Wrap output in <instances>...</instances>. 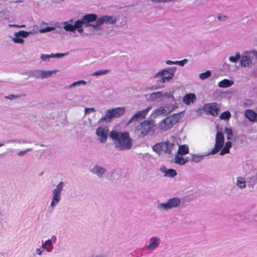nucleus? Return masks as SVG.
Masks as SVG:
<instances>
[{
  "instance_id": "79ce46f5",
  "label": "nucleus",
  "mask_w": 257,
  "mask_h": 257,
  "mask_svg": "<svg viewBox=\"0 0 257 257\" xmlns=\"http://www.w3.org/2000/svg\"><path fill=\"white\" fill-rule=\"evenodd\" d=\"M188 62L186 59H184L181 61H176L175 64L178 65L180 66H183Z\"/></svg>"
},
{
  "instance_id": "393cba45",
  "label": "nucleus",
  "mask_w": 257,
  "mask_h": 257,
  "mask_svg": "<svg viewBox=\"0 0 257 257\" xmlns=\"http://www.w3.org/2000/svg\"><path fill=\"white\" fill-rule=\"evenodd\" d=\"M240 64L242 66L245 67H251L252 66L251 59L246 54H245V52L241 58Z\"/></svg>"
},
{
  "instance_id": "a19ab883",
  "label": "nucleus",
  "mask_w": 257,
  "mask_h": 257,
  "mask_svg": "<svg viewBox=\"0 0 257 257\" xmlns=\"http://www.w3.org/2000/svg\"><path fill=\"white\" fill-rule=\"evenodd\" d=\"M55 29L54 27H48L44 29H41L39 30V32L40 33H45L47 32H49L52 31H53Z\"/></svg>"
},
{
  "instance_id": "4be33fe9",
  "label": "nucleus",
  "mask_w": 257,
  "mask_h": 257,
  "mask_svg": "<svg viewBox=\"0 0 257 257\" xmlns=\"http://www.w3.org/2000/svg\"><path fill=\"white\" fill-rule=\"evenodd\" d=\"M160 170L162 173L164 174V176L167 177L173 178L177 174L174 169H167L164 166L161 167Z\"/></svg>"
},
{
  "instance_id": "9d476101",
  "label": "nucleus",
  "mask_w": 257,
  "mask_h": 257,
  "mask_svg": "<svg viewBox=\"0 0 257 257\" xmlns=\"http://www.w3.org/2000/svg\"><path fill=\"white\" fill-rule=\"evenodd\" d=\"M181 204V199L178 197H173L166 202L159 203L157 209L160 211H168L173 208L178 207Z\"/></svg>"
},
{
  "instance_id": "6ab92c4d",
  "label": "nucleus",
  "mask_w": 257,
  "mask_h": 257,
  "mask_svg": "<svg viewBox=\"0 0 257 257\" xmlns=\"http://www.w3.org/2000/svg\"><path fill=\"white\" fill-rule=\"evenodd\" d=\"M151 107H148L146 109L141 110L137 113H135L132 118L130 119L128 123L137 121H140L143 120L147 115L148 112L151 110Z\"/></svg>"
},
{
  "instance_id": "f8f14e48",
  "label": "nucleus",
  "mask_w": 257,
  "mask_h": 257,
  "mask_svg": "<svg viewBox=\"0 0 257 257\" xmlns=\"http://www.w3.org/2000/svg\"><path fill=\"white\" fill-rule=\"evenodd\" d=\"M63 27L66 31L74 32L76 30L77 32L82 34L83 33V29L81 28V22L77 20L74 22L73 20H70L63 23Z\"/></svg>"
},
{
  "instance_id": "37998d69",
  "label": "nucleus",
  "mask_w": 257,
  "mask_h": 257,
  "mask_svg": "<svg viewBox=\"0 0 257 257\" xmlns=\"http://www.w3.org/2000/svg\"><path fill=\"white\" fill-rule=\"evenodd\" d=\"M217 17V19L220 21H225L227 19V17L223 14H218Z\"/></svg>"
},
{
  "instance_id": "58836bf2",
  "label": "nucleus",
  "mask_w": 257,
  "mask_h": 257,
  "mask_svg": "<svg viewBox=\"0 0 257 257\" xmlns=\"http://www.w3.org/2000/svg\"><path fill=\"white\" fill-rule=\"evenodd\" d=\"M240 58V55L239 53H236L235 56H230L229 57V60L233 63L237 62Z\"/></svg>"
},
{
  "instance_id": "a211bd4d",
  "label": "nucleus",
  "mask_w": 257,
  "mask_h": 257,
  "mask_svg": "<svg viewBox=\"0 0 257 257\" xmlns=\"http://www.w3.org/2000/svg\"><path fill=\"white\" fill-rule=\"evenodd\" d=\"M31 33V31L27 32L25 31H20L18 32H15L14 34V37L12 38L13 41L17 44H23L24 40L22 38H27Z\"/></svg>"
},
{
  "instance_id": "2eb2a0df",
  "label": "nucleus",
  "mask_w": 257,
  "mask_h": 257,
  "mask_svg": "<svg viewBox=\"0 0 257 257\" xmlns=\"http://www.w3.org/2000/svg\"><path fill=\"white\" fill-rule=\"evenodd\" d=\"M108 128L107 126H99L96 130V134L98 137L99 142L104 143L107 139L108 135Z\"/></svg>"
},
{
  "instance_id": "bb28decb",
  "label": "nucleus",
  "mask_w": 257,
  "mask_h": 257,
  "mask_svg": "<svg viewBox=\"0 0 257 257\" xmlns=\"http://www.w3.org/2000/svg\"><path fill=\"white\" fill-rule=\"evenodd\" d=\"M91 172L99 177H101L105 172V169L99 165H95L91 170Z\"/></svg>"
},
{
  "instance_id": "473e14b6",
  "label": "nucleus",
  "mask_w": 257,
  "mask_h": 257,
  "mask_svg": "<svg viewBox=\"0 0 257 257\" xmlns=\"http://www.w3.org/2000/svg\"><path fill=\"white\" fill-rule=\"evenodd\" d=\"M87 82L85 80H80L77 81L73 82L69 85V88L72 89L74 88L76 86H79L80 85H86Z\"/></svg>"
},
{
  "instance_id": "2f4dec72",
  "label": "nucleus",
  "mask_w": 257,
  "mask_h": 257,
  "mask_svg": "<svg viewBox=\"0 0 257 257\" xmlns=\"http://www.w3.org/2000/svg\"><path fill=\"white\" fill-rule=\"evenodd\" d=\"M163 142L160 143H158L156 145H154L153 147V150L154 152L157 153L158 154H161L162 152H163Z\"/></svg>"
},
{
  "instance_id": "603ef678",
  "label": "nucleus",
  "mask_w": 257,
  "mask_h": 257,
  "mask_svg": "<svg viewBox=\"0 0 257 257\" xmlns=\"http://www.w3.org/2000/svg\"><path fill=\"white\" fill-rule=\"evenodd\" d=\"M2 146V144H0V147H1V146Z\"/></svg>"
},
{
  "instance_id": "20e7f679",
  "label": "nucleus",
  "mask_w": 257,
  "mask_h": 257,
  "mask_svg": "<svg viewBox=\"0 0 257 257\" xmlns=\"http://www.w3.org/2000/svg\"><path fill=\"white\" fill-rule=\"evenodd\" d=\"M224 143V138L223 134L221 132H217L215 136V144L214 148L211 150V151L208 152L205 155L192 154L191 161L195 163H198L200 162L205 156L216 154L222 148Z\"/></svg>"
},
{
  "instance_id": "c9c22d12",
  "label": "nucleus",
  "mask_w": 257,
  "mask_h": 257,
  "mask_svg": "<svg viewBox=\"0 0 257 257\" xmlns=\"http://www.w3.org/2000/svg\"><path fill=\"white\" fill-rule=\"evenodd\" d=\"M45 251H46V250L43 248V246L41 245V247L36 248L35 254L38 256H41L44 254Z\"/></svg>"
},
{
  "instance_id": "8fccbe9b",
  "label": "nucleus",
  "mask_w": 257,
  "mask_h": 257,
  "mask_svg": "<svg viewBox=\"0 0 257 257\" xmlns=\"http://www.w3.org/2000/svg\"><path fill=\"white\" fill-rule=\"evenodd\" d=\"M10 26L11 27H19V28H24L25 26V25H21V26H19V25H10Z\"/></svg>"
},
{
  "instance_id": "6e6552de",
  "label": "nucleus",
  "mask_w": 257,
  "mask_h": 257,
  "mask_svg": "<svg viewBox=\"0 0 257 257\" xmlns=\"http://www.w3.org/2000/svg\"><path fill=\"white\" fill-rule=\"evenodd\" d=\"M173 102L174 103L165 104L154 109L151 114V117L155 118L161 115H167L172 112L177 107L176 102Z\"/></svg>"
},
{
  "instance_id": "ea45409f",
  "label": "nucleus",
  "mask_w": 257,
  "mask_h": 257,
  "mask_svg": "<svg viewBox=\"0 0 257 257\" xmlns=\"http://www.w3.org/2000/svg\"><path fill=\"white\" fill-rule=\"evenodd\" d=\"M224 132L227 135V139L228 140H230L232 138V131L230 128L225 127L224 128Z\"/></svg>"
},
{
  "instance_id": "7c9ffc66",
  "label": "nucleus",
  "mask_w": 257,
  "mask_h": 257,
  "mask_svg": "<svg viewBox=\"0 0 257 257\" xmlns=\"http://www.w3.org/2000/svg\"><path fill=\"white\" fill-rule=\"evenodd\" d=\"M231 147V143L229 141L226 142L222 150L220 152V155H223L225 154H227L229 152V149Z\"/></svg>"
},
{
  "instance_id": "1a4fd4ad",
  "label": "nucleus",
  "mask_w": 257,
  "mask_h": 257,
  "mask_svg": "<svg viewBox=\"0 0 257 257\" xmlns=\"http://www.w3.org/2000/svg\"><path fill=\"white\" fill-rule=\"evenodd\" d=\"M176 67H171L165 68L158 71L155 75V78H161V82L165 83L170 81L173 77L175 71Z\"/></svg>"
},
{
  "instance_id": "39448f33",
  "label": "nucleus",
  "mask_w": 257,
  "mask_h": 257,
  "mask_svg": "<svg viewBox=\"0 0 257 257\" xmlns=\"http://www.w3.org/2000/svg\"><path fill=\"white\" fill-rule=\"evenodd\" d=\"M182 117V113H174L166 117L158 123L157 126L158 131L164 132L171 129Z\"/></svg>"
},
{
  "instance_id": "412c9836",
  "label": "nucleus",
  "mask_w": 257,
  "mask_h": 257,
  "mask_svg": "<svg viewBox=\"0 0 257 257\" xmlns=\"http://www.w3.org/2000/svg\"><path fill=\"white\" fill-rule=\"evenodd\" d=\"M245 117L251 122H257V112L254 110L247 109L244 112Z\"/></svg>"
},
{
  "instance_id": "b1692460",
  "label": "nucleus",
  "mask_w": 257,
  "mask_h": 257,
  "mask_svg": "<svg viewBox=\"0 0 257 257\" xmlns=\"http://www.w3.org/2000/svg\"><path fill=\"white\" fill-rule=\"evenodd\" d=\"M66 54L65 53H57L56 54H43L41 56V59L43 61H49L51 58H60L65 56Z\"/></svg>"
},
{
  "instance_id": "a18cd8bd",
  "label": "nucleus",
  "mask_w": 257,
  "mask_h": 257,
  "mask_svg": "<svg viewBox=\"0 0 257 257\" xmlns=\"http://www.w3.org/2000/svg\"><path fill=\"white\" fill-rule=\"evenodd\" d=\"M94 111H95V109L93 107L85 108V113H91V112H93Z\"/></svg>"
},
{
  "instance_id": "e433bc0d",
  "label": "nucleus",
  "mask_w": 257,
  "mask_h": 257,
  "mask_svg": "<svg viewBox=\"0 0 257 257\" xmlns=\"http://www.w3.org/2000/svg\"><path fill=\"white\" fill-rule=\"evenodd\" d=\"M108 71H109L108 70H99L95 71L94 73H93L91 74V75L92 76L103 75L107 74L108 72Z\"/></svg>"
},
{
  "instance_id": "a878e982",
  "label": "nucleus",
  "mask_w": 257,
  "mask_h": 257,
  "mask_svg": "<svg viewBox=\"0 0 257 257\" xmlns=\"http://www.w3.org/2000/svg\"><path fill=\"white\" fill-rule=\"evenodd\" d=\"M196 100V96L194 93L186 94L183 98V102L186 105L193 103Z\"/></svg>"
},
{
  "instance_id": "3c124183",
  "label": "nucleus",
  "mask_w": 257,
  "mask_h": 257,
  "mask_svg": "<svg viewBox=\"0 0 257 257\" xmlns=\"http://www.w3.org/2000/svg\"><path fill=\"white\" fill-rule=\"evenodd\" d=\"M9 142H12V143H20V141H17V140H11V141H9Z\"/></svg>"
},
{
  "instance_id": "f257e3e1",
  "label": "nucleus",
  "mask_w": 257,
  "mask_h": 257,
  "mask_svg": "<svg viewBox=\"0 0 257 257\" xmlns=\"http://www.w3.org/2000/svg\"><path fill=\"white\" fill-rule=\"evenodd\" d=\"M78 20L81 22V28L84 26L86 27H92L93 28H97L104 24H113L116 19L112 16L105 15L98 17L96 15L89 14L85 15L81 19Z\"/></svg>"
},
{
  "instance_id": "9b49d317",
  "label": "nucleus",
  "mask_w": 257,
  "mask_h": 257,
  "mask_svg": "<svg viewBox=\"0 0 257 257\" xmlns=\"http://www.w3.org/2000/svg\"><path fill=\"white\" fill-rule=\"evenodd\" d=\"M150 98L152 101L155 102L162 101L165 98H170L173 102H175L173 93L171 91H158L154 92L150 94Z\"/></svg>"
},
{
  "instance_id": "f3484780",
  "label": "nucleus",
  "mask_w": 257,
  "mask_h": 257,
  "mask_svg": "<svg viewBox=\"0 0 257 257\" xmlns=\"http://www.w3.org/2000/svg\"><path fill=\"white\" fill-rule=\"evenodd\" d=\"M57 238L55 235H53L50 238H48L45 241H42V245L47 252H51L54 249L53 244L57 241Z\"/></svg>"
},
{
  "instance_id": "de8ad7c7",
  "label": "nucleus",
  "mask_w": 257,
  "mask_h": 257,
  "mask_svg": "<svg viewBox=\"0 0 257 257\" xmlns=\"http://www.w3.org/2000/svg\"><path fill=\"white\" fill-rule=\"evenodd\" d=\"M91 257H105V255L103 253H99L93 254L91 256Z\"/></svg>"
},
{
  "instance_id": "c03bdc74",
  "label": "nucleus",
  "mask_w": 257,
  "mask_h": 257,
  "mask_svg": "<svg viewBox=\"0 0 257 257\" xmlns=\"http://www.w3.org/2000/svg\"><path fill=\"white\" fill-rule=\"evenodd\" d=\"M31 150V149H27L25 150H22L18 153L17 155L19 156H23L25 155L27 152L30 151Z\"/></svg>"
},
{
  "instance_id": "72a5a7b5",
  "label": "nucleus",
  "mask_w": 257,
  "mask_h": 257,
  "mask_svg": "<svg viewBox=\"0 0 257 257\" xmlns=\"http://www.w3.org/2000/svg\"><path fill=\"white\" fill-rule=\"evenodd\" d=\"M250 59H255L257 60V51L255 50H250L245 52Z\"/></svg>"
},
{
  "instance_id": "5701e85b",
  "label": "nucleus",
  "mask_w": 257,
  "mask_h": 257,
  "mask_svg": "<svg viewBox=\"0 0 257 257\" xmlns=\"http://www.w3.org/2000/svg\"><path fill=\"white\" fill-rule=\"evenodd\" d=\"M163 151L165 153L170 154L172 153L173 150H174L175 145L173 143L167 141L163 142Z\"/></svg>"
},
{
  "instance_id": "f704fd0d",
  "label": "nucleus",
  "mask_w": 257,
  "mask_h": 257,
  "mask_svg": "<svg viewBox=\"0 0 257 257\" xmlns=\"http://www.w3.org/2000/svg\"><path fill=\"white\" fill-rule=\"evenodd\" d=\"M231 116L230 112L227 110L223 112L220 115V118L221 119H228Z\"/></svg>"
},
{
  "instance_id": "0eeeda50",
  "label": "nucleus",
  "mask_w": 257,
  "mask_h": 257,
  "mask_svg": "<svg viewBox=\"0 0 257 257\" xmlns=\"http://www.w3.org/2000/svg\"><path fill=\"white\" fill-rule=\"evenodd\" d=\"M64 187V183L60 182L55 188L52 191L51 202L50 207L54 209L56 206L59 203L62 198V193Z\"/></svg>"
},
{
  "instance_id": "ddd939ff",
  "label": "nucleus",
  "mask_w": 257,
  "mask_h": 257,
  "mask_svg": "<svg viewBox=\"0 0 257 257\" xmlns=\"http://www.w3.org/2000/svg\"><path fill=\"white\" fill-rule=\"evenodd\" d=\"M58 72L57 70H35L31 72L30 75L37 79H44L48 78L53 74Z\"/></svg>"
},
{
  "instance_id": "49530a36",
  "label": "nucleus",
  "mask_w": 257,
  "mask_h": 257,
  "mask_svg": "<svg viewBox=\"0 0 257 257\" xmlns=\"http://www.w3.org/2000/svg\"><path fill=\"white\" fill-rule=\"evenodd\" d=\"M19 97V95H15L12 94L6 97V98H7L8 99H14L16 98H18Z\"/></svg>"
},
{
  "instance_id": "cd10ccee",
  "label": "nucleus",
  "mask_w": 257,
  "mask_h": 257,
  "mask_svg": "<svg viewBox=\"0 0 257 257\" xmlns=\"http://www.w3.org/2000/svg\"><path fill=\"white\" fill-rule=\"evenodd\" d=\"M183 155L177 153L175 156L174 162L180 165H185L188 161V157H183Z\"/></svg>"
},
{
  "instance_id": "4468645a",
  "label": "nucleus",
  "mask_w": 257,
  "mask_h": 257,
  "mask_svg": "<svg viewBox=\"0 0 257 257\" xmlns=\"http://www.w3.org/2000/svg\"><path fill=\"white\" fill-rule=\"evenodd\" d=\"M124 112V107H115L112 109H108L106 112L104 118H102L103 119H110L112 117H118L122 115Z\"/></svg>"
},
{
  "instance_id": "7ed1b4c3",
  "label": "nucleus",
  "mask_w": 257,
  "mask_h": 257,
  "mask_svg": "<svg viewBox=\"0 0 257 257\" xmlns=\"http://www.w3.org/2000/svg\"><path fill=\"white\" fill-rule=\"evenodd\" d=\"M135 134L140 138H144L148 135L153 136L158 133L156 125L151 120H144L136 126Z\"/></svg>"
},
{
  "instance_id": "c756f323",
  "label": "nucleus",
  "mask_w": 257,
  "mask_h": 257,
  "mask_svg": "<svg viewBox=\"0 0 257 257\" xmlns=\"http://www.w3.org/2000/svg\"><path fill=\"white\" fill-rule=\"evenodd\" d=\"M189 153V147L186 145H181L179 146L177 153L182 155H185Z\"/></svg>"
},
{
  "instance_id": "4c0bfd02",
  "label": "nucleus",
  "mask_w": 257,
  "mask_h": 257,
  "mask_svg": "<svg viewBox=\"0 0 257 257\" xmlns=\"http://www.w3.org/2000/svg\"><path fill=\"white\" fill-rule=\"evenodd\" d=\"M211 75V72L210 71L207 70L205 72L200 73L199 75V78L201 80H204L208 77H209Z\"/></svg>"
},
{
  "instance_id": "f03ea898",
  "label": "nucleus",
  "mask_w": 257,
  "mask_h": 257,
  "mask_svg": "<svg viewBox=\"0 0 257 257\" xmlns=\"http://www.w3.org/2000/svg\"><path fill=\"white\" fill-rule=\"evenodd\" d=\"M109 137L112 140L115 148L117 150L126 151L132 148L133 140L128 133L113 130L110 132Z\"/></svg>"
},
{
  "instance_id": "423d86ee",
  "label": "nucleus",
  "mask_w": 257,
  "mask_h": 257,
  "mask_svg": "<svg viewBox=\"0 0 257 257\" xmlns=\"http://www.w3.org/2000/svg\"><path fill=\"white\" fill-rule=\"evenodd\" d=\"M257 183V173L254 175H249L246 177L238 176L235 177V185L238 188L243 190L246 186L252 188Z\"/></svg>"
},
{
  "instance_id": "c85d7f7f",
  "label": "nucleus",
  "mask_w": 257,
  "mask_h": 257,
  "mask_svg": "<svg viewBox=\"0 0 257 257\" xmlns=\"http://www.w3.org/2000/svg\"><path fill=\"white\" fill-rule=\"evenodd\" d=\"M234 82L232 80L224 79L223 80L219 82L218 86L220 88H227L231 86Z\"/></svg>"
},
{
  "instance_id": "dca6fc26",
  "label": "nucleus",
  "mask_w": 257,
  "mask_h": 257,
  "mask_svg": "<svg viewBox=\"0 0 257 257\" xmlns=\"http://www.w3.org/2000/svg\"><path fill=\"white\" fill-rule=\"evenodd\" d=\"M219 108V105L215 102L205 104L203 107L204 111H206L212 116H216L218 114Z\"/></svg>"
},
{
  "instance_id": "09e8293b",
  "label": "nucleus",
  "mask_w": 257,
  "mask_h": 257,
  "mask_svg": "<svg viewBox=\"0 0 257 257\" xmlns=\"http://www.w3.org/2000/svg\"><path fill=\"white\" fill-rule=\"evenodd\" d=\"M175 61H173L171 60H167L166 62V64L169 65L175 64Z\"/></svg>"
},
{
  "instance_id": "aec40b11",
  "label": "nucleus",
  "mask_w": 257,
  "mask_h": 257,
  "mask_svg": "<svg viewBox=\"0 0 257 257\" xmlns=\"http://www.w3.org/2000/svg\"><path fill=\"white\" fill-rule=\"evenodd\" d=\"M161 242L160 237L154 236L151 237L149 240L148 245L146 246L147 250L154 251L159 246Z\"/></svg>"
}]
</instances>
